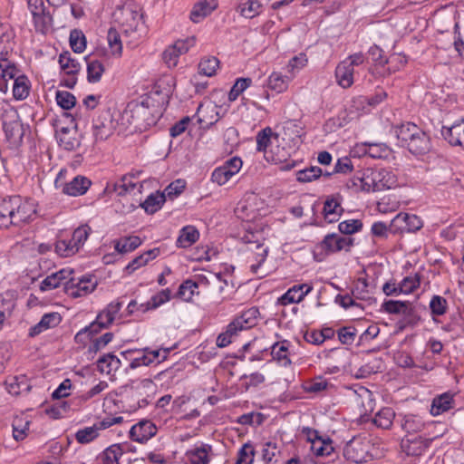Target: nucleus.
Listing matches in <instances>:
<instances>
[{"mask_svg":"<svg viewBox=\"0 0 464 464\" xmlns=\"http://www.w3.org/2000/svg\"><path fill=\"white\" fill-rule=\"evenodd\" d=\"M397 183V176L392 170L368 168L363 169L362 176L351 179L347 186L369 193L391 189L395 188Z\"/></svg>","mask_w":464,"mask_h":464,"instance_id":"nucleus-1","label":"nucleus"},{"mask_svg":"<svg viewBox=\"0 0 464 464\" xmlns=\"http://www.w3.org/2000/svg\"><path fill=\"white\" fill-rule=\"evenodd\" d=\"M34 214L33 203L24 200L20 196L4 198L0 202V227L21 226L27 223Z\"/></svg>","mask_w":464,"mask_h":464,"instance_id":"nucleus-2","label":"nucleus"},{"mask_svg":"<svg viewBox=\"0 0 464 464\" xmlns=\"http://www.w3.org/2000/svg\"><path fill=\"white\" fill-rule=\"evenodd\" d=\"M162 105L153 97L146 96L140 102L131 105L130 110V124L136 130L143 131L156 125L163 115Z\"/></svg>","mask_w":464,"mask_h":464,"instance_id":"nucleus-3","label":"nucleus"},{"mask_svg":"<svg viewBox=\"0 0 464 464\" xmlns=\"http://www.w3.org/2000/svg\"><path fill=\"white\" fill-rule=\"evenodd\" d=\"M396 136L402 147L415 156H422L431 150L430 136L419 126L412 122H406L396 130Z\"/></svg>","mask_w":464,"mask_h":464,"instance_id":"nucleus-4","label":"nucleus"},{"mask_svg":"<svg viewBox=\"0 0 464 464\" xmlns=\"http://www.w3.org/2000/svg\"><path fill=\"white\" fill-rule=\"evenodd\" d=\"M272 137L276 139L278 135L273 132L270 127H266L261 130L256 137V150L260 152H264L266 155V159L268 160L273 161L275 164H279L281 170L287 171L294 169L296 165V162L294 160L286 159L287 153L284 150V149L282 150V154L279 152L274 153L271 151V155H267L266 150L271 143Z\"/></svg>","mask_w":464,"mask_h":464,"instance_id":"nucleus-5","label":"nucleus"},{"mask_svg":"<svg viewBox=\"0 0 464 464\" xmlns=\"http://www.w3.org/2000/svg\"><path fill=\"white\" fill-rule=\"evenodd\" d=\"M365 59V55L359 52L341 61L334 71L337 84L343 89L350 88L354 82V67L362 65Z\"/></svg>","mask_w":464,"mask_h":464,"instance_id":"nucleus-6","label":"nucleus"},{"mask_svg":"<svg viewBox=\"0 0 464 464\" xmlns=\"http://www.w3.org/2000/svg\"><path fill=\"white\" fill-rule=\"evenodd\" d=\"M112 18L121 26V30L129 34L137 31L141 15L132 4H126L114 10Z\"/></svg>","mask_w":464,"mask_h":464,"instance_id":"nucleus-7","label":"nucleus"},{"mask_svg":"<svg viewBox=\"0 0 464 464\" xmlns=\"http://www.w3.org/2000/svg\"><path fill=\"white\" fill-rule=\"evenodd\" d=\"M343 457L356 464L367 462L372 459L369 442L361 438H353L346 443L343 449Z\"/></svg>","mask_w":464,"mask_h":464,"instance_id":"nucleus-8","label":"nucleus"},{"mask_svg":"<svg viewBox=\"0 0 464 464\" xmlns=\"http://www.w3.org/2000/svg\"><path fill=\"white\" fill-rule=\"evenodd\" d=\"M123 303L119 299L111 302L101 311L95 320L90 324V328L100 334L103 329H108L117 318Z\"/></svg>","mask_w":464,"mask_h":464,"instance_id":"nucleus-9","label":"nucleus"},{"mask_svg":"<svg viewBox=\"0 0 464 464\" xmlns=\"http://www.w3.org/2000/svg\"><path fill=\"white\" fill-rule=\"evenodd\" d=\"M28 9L33 16L35 30L45 34L52 25V15L44 6L43 0H28Z\"/></svg>","mask_w":464,"mask_h":464,"instance_id":"nucleus-10","label":"nucleus"},{"mask_svg":"<svg viewBox=\"0 0 464 464\" xmlns=\"http://www.w3.org/2000/svg\"><path fill=\"white\" fill-rule=\"evenodd\" d=\"M96 286L97 281L92 276H83L77 279L69 276V280L65 283L66 293L73 298L91 294Z\"/></svg>","mask_w":464,"mask_h":464,"instance_id":"nucleus-11","label":"nucleus"},{"mask_svg":"<svg viewBox=\"0 0 464 464\" xmlns=\"http://www.w3.org/2000/svg\"><path fill=\"white\" fill-rule=\"evenodd\" d=\"M243 162L240 158L233 157L216 168L211 174V180L219 186L225 185L241 169Z\"/></svg>","mask_w":464,"mask_h":464,"instance_id":"nucleus-12","label":"nucleus"},{"mask_svg":"<svg viewBox=\"0 0 464 464\" xmlns=\"http://www.w3.org/2000/svg\"><path fill=\"white\" fill-rule=\"evenodd\" d=\"M195 44L196 39L193 36L176 41L163 52L162 59L164 63L169 68L175 67L178 64L179 55L186 53Z\"/></svg>","mask_w":464,"mask_h":464,"instance_id":"nucleus-13","label":"nucleus"},{"mask_svg":"<svg viewBox=\"0 0 464 464\" xmlns=\"http://www.w3.org/2000/svg\"><path fill=\"white\" fill-rule=\"evenodd\" d=\"M398 422L407 434L422 432L433 425L432 421L426 420L423 416L417 413H401L398 416Z\"/></svg>","mask_w":464,"mask_h":464,"instance_id":"nucleus-14","label":"nucleus"},{"mask_svg":"<svg viewBox=\"0 0 464 464\" xmlns=\"http://www.w3.org/2000/svg\"><path fill=\"white\" fill-rule=\"evenodd\" d=\"M117 123L113 121L110 111H102L93 123V136L96 140H105L111 137Z\"/></svg>","mask_w":464,"mask_h":464,"instance_id":"nucleus-15","label":"nucleus"},{"mask_svg":"<svg viewBox=\"0 0 464 464\" xmlns=\"http://www.w3.org/2000/svg\"><path fill=\"white\" fill-rule=\"evenodd\" d=\"M212 458V446L207 443H199L185 452L184 464H209Z\"/></svg>","mask_w":464,"mask_h":464,"instance_id":"nucleus-16","label":"nucleus"},{"mask_svg":"<svg viewBox=\"0 0 464 464\" xmlns=\"http://www.w3.org/2000/svg\"><path fill=\"white\" fill-rule=\"evenodd\" d=\"M353 240L351 237L340 236L337 233L327 234L319 247L326 254H333L342 250L348 251L353 246Z\"/></svg>","mask_w":464,"mask_h":464,"instance_id":"nucleus-17","label":"nucleus"},{"mask_svg":"<svg viewBox=\"0 0 464 464\" xmlns=\"http://www.w3.org/2000/svg\"><path fill=\"white\" fill-rule=\"evenodd\" d=\"M107 51L104 48H97L92 55L85 57L87 62V79L89 82H98L103 72L104 66L98 58H107Z\"/></svg>","mask_w":464,"mask_h":464,"instance_id":"nucleus-18","label":"nucleus"},{"mask_svg":"<svg viewBox=\"0 0 464 464\" xmlns=\"http://www.w3.org/2000/svg\"><path fill=\"white\" fill-rule=\"evenodd\" d=\"M312 290L313 285L311 284L304 283L295 285L277 299L276 304L283 306L291 304H298L302 302Z\"/></svg>","mask_w":464,"mask_h":464,"instance_id":"nucleus-19","label":"nucleus"},{"mask_svg":"<svg viewBox=\"0 0 464 464\" xmlns=\"http://www.w3.org/2000/svg\"><path fill=\"white\" fill-rule=\"evenodd\" d=\"M55 137L59 146L68 151L75 150L81 145V135L76 129L62 127L56 130Z\"/></svg>","mask_w":464,"mask_h":464,"instance_id":"nucleus-20","label":"nucleus"},{"mask_svg":"<svg viewBox=\"0 0 464 464\" xmlns=\"http://www.w3.org/2000/svg\"><path fill=\"white\" fill-rule=\"evenodd\" d=\"M157 433L156 425L150 420H142L134 424L130 430L132 440L142 443L149 440Z\"/></svg>","mask_w":464,"mask_h":464,"instance_id":"nucleus-21","label":"nucleus"},{"mask_svg":"<svg viewBox=\"0 0 464 464\" xmlns=\"http://www.w3.org/2000/svg\"><path fill=\"white\" fill-rule=\"evenodd\" d=\"M441 135L450 145L464 147V118L450 127H442Z\"/></svg>","mask_w":464,"mask_h":464,"instance_id":"nucleus-22","label":"nucleus"},{"mask_svg":"<svg viewBox=\"0 0 464 464\" xmlns=\"http://www.w3.org/2000/svg\"><path fill=\"white\" fill-rule=\"evenodd\" d=\"M92 182L86 177L78 175L70 182H65L63 186L62 192L72 197H78L85 194L89 189Z\"/></svg>","mask_w":464,"mask_h":464,"instance_id":"nucleus-23","label":"nucleus"},{"mask_svg":"<svg viewBox=\"0 0 464 464\" xmlns=\"http://www.w3.org/2000/svg\"><path fill=\"white\" fill-rule=\"evenodd\" d=\"M72 271L71 269L63 268L55 273L46 276L40 284V290L42 292L49 291L59 287L63 282L69 280Z\"/></svg>","mask_w":464,"mask_h":464,"instance_id":"nucleus-24","label":"nucleus"},{"mask_svg":"<svg viewBox=\"0 0 464 464\" xmlns=\"http://www.w3.org/2000/svg\"><path fill=\"white\" fill-rule=\"evenodd\" d=\"M62 322V316L59 313L53 312L44 314L41 320L30 328L29 335L34 337L41 333L57 326Z\"/></svg>","mask_w":464,"mask_h":464,"instance_id":"nucleus-25","label":"nucleus"},{"mask_svg":"<svg viewBox=\"0 0 464 464\" xmlns=\"http://www.w3.org/2000/svg\"><path fill=\"white\" fill-rule=\"evenodd\" d=\"M361 150L363 154L368 155L372 159H388L392 156V149L382 142H362Z\"/></svg>","mask_w":464,"mask_h":464,"instance_id":"nucleus-26","label":"nucleus"},{"mask_svg":"<svg viewBox=\"0 0 464 464\" xmlns=\"http://www.w3.org/2000/svg\"><path fill=\"white\" fill-rule=\"evenodd\" d=\"M454 396L450 392H444L433 398L430 412L432 416H439L454 407Z\"/></svg>","mask_w":464,"mask_h":464,"instance_id":"nucleus-27","label":"nucleus"},{"mask_svg":"<svg viewBox=\"0 0 464 464\" xmlns=\"http://www.w3.org/2000/svg\"><path fill=\"white\" fill-rule=\"evenodd\" d=\"M3 129L7 140L13 144L19 143L24 134V126L15 114V119L3 122Z\"/></svg>","mask_w":464,"mask_h":464,"instance_id":"nucleus-28","label":"nucleus"},{"mask_svg":"<svg viewBox=\"0 0 464 464\" xmlns=\"http://www.w3.org/2000/svg\"><path fill=\"white\" fill-rule=\"evenodd\" d=\"M218 0H199L190 13V19L194 23H199L209 15L217 7Z\"/></svg>","mask_w":464,"mask_h":464,"instance_id":"nucleus-29","label":"nucleus"},{"mask_svg":"<svg viewBox=\"0 0 464 464\" xmlns=\"http://www.w3.org/2000/svg\"><path fill=\"white\" fill-rule=\"evenodd\" d=\"M343 212V208L338 198L334 196L326 198L323 209L324 218L326 222L334 223L338 221Z\"/></svg>","mask_w":464,"mask_h":464,"instance_id":"nucleus-30","label":"nucleus"},{"mask_svg":"<svg viewBox=\"0 0 464 464\" xmlns=\"http://www.w3.org/2000/svg\"><path fill=\"white\" fill-rule=\"evenodd\" d=\"M7 392L14 396L27 394L31 390V384L25 375L14 376L5 382Z\"/></svg>","mask_w":464,"mask_h":464,"instance_id":"nucleus-31","label":"nucleus"},{"mask_svg":"<svg viewBox=\"0 0 464 464\" xmlns=\"http://www.w3.org/2000/svg\"><path fill=\"white\" fill-rule=\"evenodd\" d=\"M195 116L198 119V122L204 129L209 128L218 121V112H216L215 106L208 104H199Z\"/></svg>","mask_w":464,"mask_h":464,"instance_id":"nucleus-32","label":"nucleus"},{"mask_svg":"<svg viewBox=\"0 0 464 464\" xmlns=\"http://www.w3.org/2000/svg\"><path fill=\"white\" fill-rule=\"evenodd\" d=\"M433 438H423L421 436L413 440H407L403 447L408 455L420 456L430 446Z\"/></svg>","mask_w":464,"mask_h":464,"instance_id":"nucleus-33","label":"nucleus"},{"mask_svg":"<svg viewBox=\"0 0 464 464\" xmlns=\"http://www.w3.org/2000/svg\"><path fill=\"white\" fill-rule=\"evenodd\" d=\"M289 342L284 340L274 343L271 347V355L273 359L285 367L291 364V360L289 359Z\"/></svg>","mask_w":464,"mask_h":464,"instance_id":"nucleus-34","label":"nucleus"},{"mask_svg":"<svg viewBox=\"0 0 464 464\" xmlns=\"http://www.w3.org/2000/svg\"><path fill=\"white\" fill-rule=\"evenodd\" d=\"M160 253V248L155 247L152 249H150L143 254L140 255L139 256H136L134 259H132L125 267V270L130 274L137 270L138 268L147 265L150 261L155 259Z\"/></svg>","mask_w":464,"mask_h":464,"instance_id":"nucleus-35","label":"nucleus"},{"mask_svg":"<svg viewBox=\"0 0 464 464\" xmlns=\"http://www.w3.org/2000/svg\"><path fill=\"white\" fill-rule=\"evenodd\" d=\"M199 237L198 230L193 226H186L181 228L176 245L178 247L187 248L192 246Z\"/></svg>","mask_w":464,"mask_h":464,"instance_id":"nucleus-36","label":"nucleus"},{"mask_svg":"<svg viewBox=\"0 0 464 464\" xmlns=\"http://www.w3.org/2000/svg\"><path fill=\"white\" fill-rule=\"evenodd\" d=\"M142 244V240L138 236L123 237L114 241V249L120 254H127L134 251Z\"/></svg>","mask_w":464,"mask_h":464,"instance_id":"nucleus-37","label":"nucleus"},{"mask_svg":"<svg viewBox=\"0 0 464 464\" xmlns=\"http://www.w3.org/2000/svg\"><path fill=\"white\" fill-rule=\"evenodd\" d=\"M395 411L392 408L384 407L382 408L372 419V422L378 428L383 430H389L392 428L393 424V420L395 418Z\"/></svg>","mask_w":464,"mask_h":464,"instance_id":"nucleus-38","label":"nucleus"},{"mask_svg":"<svg viewBox=\"0 0 464 464\" xmlns=\"http://www.w3.org/2000/svg\"><path fill=\"white\" fill-rule=\"evenodd\" d=\"M121 365V360L112 353L103 355L97 362L99 371L108 375L119 370Z\"/></svg>","mask_w":464,"mask_h":464,"instance_id":"nucleus-39","label":"nucleus"},{"mask_svg":"<svg viewBox=\"0 0 464 464\" xmlns=\"http://www.w3.org/2000/svg\"><path fill=\"white\" fill-rule=\"evenodd\" d=\"M237 11L246 18H254L262 12V5L258 0H239Z\"/></svg>","mask_w":464,"mask_h":464,"instance_id":"nucleus-40","label":"nucleus"},{"mask_svg":"<svg viewBox=\"0 0 464 464\" xmlns=\"http://www.w3.org/2000/svg\"><path fill=\"white\" fill-rule=\"evenodd\" d=\"M258 315L259 310L253 306L243 311L239 315L235 317V320L238 322L239 328L247 330L256 324Z\"/></svg>","mask_w":464,"mask_h":464,"instance_id":"nucleus-41","label":"nucleus"},{"mask_svg":"<svg viewBox=\"0 0 464 464\" xmlns=\"http://www.w3.org/2000/svg\"><path fill=\"white\" fill-rule=\"evenodd\" d=\"M249 250L255 251L253 256L255 258V262L251 263L250 270L254 274H258L260 266L266 259L268 247L263 244L254 243L250 245Z\"/></svg>","mask_w":464,"mask_h":464,"instance_id":"nucleus-42","label":"nucleus"},{"mask_svg":"<svg viewBox=\"0 0 464 464\" xmlns=\"http://www.w3.org/2000/svg\"><path fill=\"white\" fill-rule=\"evenodd\" d=\"M332 384L323 376H315L304 382L303 390L307 393L319 394L326 391Z\"/></svg>","mask_w":464,"mask_h":464,"instance_id":"nucleus-43","label":"nucleus"},{"mask_svg":"<svg viewBox=\"0 0 464 464\" xmlns=\"http://www.w3.org/2000/svg\"><path fill=\"white\" fill-rule=\"evenodd\" d=\"M165 201V193L157 191L148 196L141 207L146 213L154 214L162 208Z\"/></svg>","mask_w":464,"mask_h":464,"instance_id":"nucleus-44","label":"nucleus"},{"mask_svg":"<svg viewBox=\"0 0 464 464\" xmlns=\"http://www.w3.org/2000/svg\"><path fill=\"white\" fill-rule=\"evenodd\" d=\"M289 79L284 76L281 72H272L266 81V86L269 90L276 93L285 92L288 87Z\"/></svg>","mask_w":464,"mask_h":464,"instance_id":"nucleus-45","label":"nucleus"},{"mask_svg":"<svg viewBox=\"0 0 464 464\" xmlns=\"http://www.w3.org/2000/svg\"><path fill=\"white\" fill-rule=\"evenodd\" d=\"M59 64L61 69L68 75H76L81 69V64L67 51L59 55Z\"/></svg>","mask_w":464,"mask_h":464,"instance_id":"nucleus-46","label":"nucleus"},{"mask_svg":"<svg viewBox=\"0 0 464 464\" xmlns=\"http://www.w3.org/2000/svg\"><path fill=\"white\" fill-rule=\"evenodd\" d=\"M124 450L120 444H113L108 447L100 456L102 464H120Z\"/></svg>","mask_w":464,"mask_h":464,"instance_id":"nucleus-47","label":"nucleus"},{"mask_svg":"<svg viewBox=\"0 0 464 464\" xmlns=\"http://www.w3.org/2000/svg\"><path fill=\"white\" fill-rule=\"evenodd\" d=\"M382 307L386 313L392 314H407L411 311L410 303L403 301L388 300L383 302Z\"/></svg>","mask_w":464,"mask_h":464,"instance_id":"nucleus-48","label":"nucleus"},{"mask_svg":"<svg viewBox=\"0 0 464 464\" xmlns=\"http://www.w3.org/2000/svg\"><path fill=\"white\" fill-rule=\"evenodd\" d=\"M429 307L433 320L436 321V316L444 315L448 312L449 304L446 298L435 295L431 297Z\"/></svg>","mask_w":464,"mask_h":464,"instance_id":"nucleus-49","label":"nucleus"},{"mask_svg":"<svg viewBox=\"0 0 464 464\" xmlns=\"http://www.w3.org/2000/svg\"><path fill=\"white\" fill-rule=\"evenodd\" d=\"M368 54L374 63L375 69L372 71V74H377V72H382L380 70L388 63V58L384 56L383 50L376 44L371 46L368 50Z\"/></svg>","mask_w":464,"mask_h":464,"instance_id":"nucleus-50","label":"nucleus"},{"mask_svg":"<svg viewBox=\"0 0 464 464\" xmlns=\"http://www.w3.org/2000/svg\"><path fill=\"white\" fill-rule=\"evenodd\" d=\"M79 247L69 239H59L55 244V252L62 257L72 256L79 251Z\"/></svg>","mask_w":464,"mask_h":464,"instance_id":"nucleus-51","label":"nucleus"},{"mask_svg":"<svg viewBox=\"0 0 464 464\" xmlns=\"http://www.w3.org/2000/svg\"><path fill=\"white\" fill-rule=\"evenodd\" d=\"M70 46L74 53H82L86 49V37L82 30L73 29L70 33Z\"/></svg>","mask_w":464,"mask_h":464,"instance_id":"nucleus-52","label":"nucleus"},{"mask_svg":"<svg viewBox=\"0 0 464 464\" xmlns=\"http://www.w3.org/2000/svg\"><path fill=\"white\" fill-rule=\"evenodd\" d=\"M198 287V285L197 282L188 279L179 285L177 295L180 299L189 302L192 300L195 294H198V292H197Z\"/></svg>","mask_w":464,"mask_h":464,"instance_id":"nucleus-53","label":"nucleus"},{"mask_svg":"<svg viewBox=\"0 0 464 464\" xmlns=\"http://www.w3.org/2000/svg\"><path fill=\"white\" fill-rule=\"evenodd\" d=\"M199 279L202 281L203 279H206L208 284H213L218 287V291L219 294H223L226 291V288H227L229 285L231 288H233L232 281L230 279V276H224L221 273H216L211 275V279L208 280L203 276H198Z\"/></svg>","mask_w":464,"mask_h":464,"instance_id":"nucleus-54","label":"nucleus"},{"mask_svg":"<svg viewBox=\"0 0 464 464\" xmlns=\"http://www.w3.org/2000/svg\"><path fill=\"white\" fill-rule=\"evenodd\" d=\"M107 41L111 55L120 57L122 53V44L120 34L116 29H109L107 34Z\"/></svg>","mask_w":464,"mask_h":464,"instance_id":"nucleus-55","label":"nucleus"},{"mask_svg":"<svg viewBox=\"0 0 464 464\" xmlns=\"http://www.w3.org/2000/svg\"><path fill=\"white\" fill-rule=\"evenodd\" d=\"M311 450L318 457L329 456L334 451L332 440L329 438H321L320 440L313 441Z\"/></svg>","mask_w":464,"mask_h":464,"instance_id":"nucleus-56","label":"nucleus"},{"mask_svg":"<svg viewBox=\"0 0 464 464\" xmlns=\"http://www.w3.org/2000/svg\"><path fill=\"white\" fill-rule=\"evenodd\" d=\"M29 425L30 421L22 417H16L14 419L12 423L13 437L16 441L23 440L27 436Z\"/></svg>","mask_w":464,"mask_h":464,"instance_id":"nucleus-57","label":"nucleus"},{"mask_svg":"<svg viewBox=\"0 0 464 464\" xmlns=\"http://www.w3.org/2000/svg\"><path fill=\"white\" fill-rule=\"evenodd\" d=\"M407 63L405 56L401 54H393L390 58H388L389 67L387 70H382V72H377L376 73L380 76L390 75L397 71H399L401 67H403Z\"/></svg>","mask_w":464,"mask_h":464,"instance_id":"nucleus-58","label":"nucleus"},{"mask_svg":"<svg viewBox=\"0 0 464 464\" xmlns=\"http://www.w3.org/2000/svg\"><path fill=\"white\" fill-rule=\"evenodd\" d=\"M219 61L214 56L205 57L198 63V72L206 76H213L218 68Z\"/></svg>","mask_w":464,"mask_h":464,"instance_id":"nucleus-59","label":"nucleus"},{"mask_svg":"<svg viewBox=\"0 0 464 464\" xmlns=\"http://www.w3.org/2000/svg\"><path fill=\"white\" fill-rule=\"evenodd\" d=\"M352 295L359 300H368L370 298L369 284L366 278L359 277L352 290Z\"/></svg>","mask_w":464,"mask_h":464,"instance_id":"nucleus-60","label":"nucleus"},{"mask_svg":"<svg viewBox=\"0 0 464 464\" xmlns=\"http://www.w3.org/2000/svg\"><path fill=\"white\" fill-rule=\"evenodd\" d=\"M420 285V276L419 274L406 276L399 283V292L404 295L411 294L417 289Z\"/></svg>","mask_w":464,"mask_h":464,"instance_id":"nucleus-61","label":"nucleus"},{"mask_svg":"<svg viewBox=\"0 0 464 464\" xmlns=\"http://www.w3.org/2000/svg\"><path fill=\"white\" fill-rule=\"evenodd\" d=\"M143 352L146 353V355L151 361L150 362V365H151V364H159L161 362H164L168 358V356L170 353V349L169 348L154 349L151 347H145V348H143Z\"/></svg>","mask_w":464,"mask_h":464,"instance_id":"nucleus-62","label":"nucleus"},{"mask_svg":"<svg viewBox=\"0 0 464 464\" xmlns=\"http://www.w3.org/2000/svg\"><path fill=\"white\" fill-rule=\"evenodd\" d=\"M99 435L97 425L85 427L79 430L75 434V439L79 443L85 444L92 441Z\"/></svg>","mask_w":464,"mask_h":464,"instance_id":"nucleus-63","label":"nucleus"},{"mask_svg":"<svg viewBox=\"0 0 464 464\" xmlns=\"http://www.w3.org/2000/svg\"><path fill=\"white\" fill-rule=\"evenodd\" d=\"M255 457V449L250 442L245 443L237 454V464H252Z\"/></svg>","mask_w":464,"mask_h":464,"instance_id":"nucleus-64","label":"nucleus"}]
</instances>
